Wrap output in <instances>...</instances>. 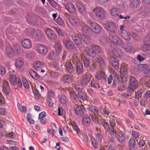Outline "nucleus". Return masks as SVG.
Wrapping results in <instances>:
<instances>
[{"instance_id": "nucleus-1", "label": "nucleus", "mask_w": 150, "mask_h": 150, "mask_svg": "<svg viewBox=\"0 0 150 150\" xmlns=\"http://www.w3.org/2000/svg\"><path fill=\"white\" fill-rule=\"evenodd\" d=\"M84 50L85 52L89 56L93 57L96 56V51L100 53L101 51V49L99 46L94 45L92 46L90 48L86 47Z\"/></svg>"}, {"instance_id": "nucleus-2", "label": "nucleus", "mask_w": 150, "mask_h": 150, "mask_svg": "<svg viewBox=\"0 0 150 150\" xmlns=\"http://www.w3.org/2000/svg\"><path fill=\"white\" fill-rule=\"evenodd\" d=\"M129 81L130 84L127 87V91L129 93L133 92L138 86V82L136 78L132 76L130 77Z\"/></svg>"}, {"instance_id": "nucleus-3", "label": "nucleus", "mask_w": 150, "mask_h": 150, "mask_svg": "<svg viewBox=\"0 0 150 150\" xmlns=\"http://www.w3.org/2000/svg\"><path fill=\"white\" fill-rule=\"evenodd\" d=\"M120 75L118 76L117 78L119 81L121 83L124 84L125 83L126 79L125 75L127 74V70L125 67L122 66L120 68Z\"/></svg>"}, {"instance_id": "nucleus-4", "label": "nucleus", "mask_w": 150, "mask_h": 150, "mask_svg": "<svg viewBox=\"0 0 150 150\" xmlns=\"http://www.w3.org/2000/svg\"><path fill=\"white\" fill-rule=\"evenodd\" d=\"M95 12L97 17L101 19H105L106 18V13L105 10L101 8H96L93 10Z\"/></svg>"}, {"instance_id": "nucleus-5", "label": "nucleus", "mask_w": 150, "mask_h": 150, "mask_svg": "<svg viewBox=\"0 0 150 150\" xmlns=\"http://www.w3.org/2000/svg\"><path fill=\"white\" fill-rule=\"evenodd\" d=\"M110 39L113 42L119 46L122 45L124 43L121 39L113 34H110Z\"/></svg>"}, {"instance_id": "nucleus-6", "label": "nucleus", "mask_w": 150, "mask_h": 150, "mask_svg": "<svg viewBox=\"0 0 150 150\" xmlns=\"http://www.w3.org/2000/svg\"><path fill=\"white\" fill-rule=\"evenodd\" d=\"M64 8L69 12L71 14L75 13L76 11L74 5L71 2L67 3L64 6Z\"/></svg>"}, {"instance_id": "nucleus-7", "label": "nucleus", "mask_w": 150, "mask_h": 150, "mask_svg": "<svg viewBox=\"0 0 150 150\" xmlns=\"http://www.w3.org/2000/svg\"><path fill=\"white\" fill-rule=\"evenodd\" d=\"M105 28L109 31L114 34L117 30V28L116 25L112 22H108L105 24Z\"/></svg>"}, {"instance_id": "nucleus-8", "label": "nucleus", "mask_w": 150, "mask_h": 150, "mask_svg": "<svg viewBox=\"0 0 150 150\" xmlns=\"http://www.w3.org/2000/svg\"><path fill=\"white\" fill-rule=\"evenodd\" d=\"M36 47L37 52L40 54H46L47 52V49L43 44H37Z\"/></svg>"}, {"instance_id": "nucleus-9", "label": "nucleus", "mask_w": 150, "mask_h": 150, "mask_svg": "<svg viewBox=\"0 0 150 150\" xmlns=\"http://www.w3.org/2000/svg\"><path fill=\"white\" fill-rule=\"evenodd\" d=\"M69 21L71 24L75 27H79L80 25L79 19L74 16L72 15L69 17Z\"/></svg>"}, {"instance_id": "nucleus-10", "label": "nucleus", "mask_w": 150, "mask_h": 150, "mask_svg": "<svg viewBox=\"0 0 150 150\" xmlns=\"http://www.w3.org/2000/svg\"><path fill=\"white\" fill-rule=\"evenodd\" d=\"M91 29L92 31L96 33H99L101 31V27L96 23H91Z\"/></svg>"}, {"instance_id": "nucleus-11", "label": "nucleus", "mask_w": 150, "mask_h": 150, "mask_svg": "<svg viewBox=\"0 0 150 150\" xmlns=\"http://www.w3.org/2000/svg\"><path fill=\"white\" fill-rule=\"evenodd\" d=\"M138 68L140 71L145 74H150V70L149 66L146 64H140L138 66ZM150 77V75H149Z\"/></svg>"}, {"instance_id": "nucleus-12", "label": "nucleus", "mask_w": 150, "mask_h": 150, "mask_svg": "<svg viewBox=\"0 0 150 150\" xmlns=\"http://www.w3.org/2000/svg\"><path fill=\"white\" fill-rule=\"evenodd\" d=\"M45 32L47 36L51 39L55 40L57 38L55 33L51 29H47L45 30Z\"/></svg>"}, {"instance_id": "nucleus-13", "label": "nucleus", "mask_w": 150, "mask_h": 150, "mask_svg": "<svg viewBox=\"0 0 150 150\" xmlns=\"http://www.w3.org/2000/svg\"><path fill=\"white\" fill-rule=\"evenodd\" d=\"M21 45L23 47L27 49H30L32 47V43L31 41L28 39L22 40L21 42Z\"/></svg>"}, {"instance_id": "nucleus-14", "label": "nucleus", "mask_w": 150, "mask_h": 150, "mask_svg": "<svg viewBox=\"0 0 150 150\" xmlns=\"http://www.w3.org/2000/svg\"><path fill=\"white\" fill-rule=\"evenodd\" d=\"M118 141L121 143H124L125 142V134L122 131H120L117 134Z\"/></svg>"}, {"instance_id": "nucleus-15", "label": "nucleus", "mask_w": 150, "mask_h": 150, "mask_svg": "<svg viewBox=\"0 0 150 150\" xmlns=\"http://www.w3.org/2000/svg\"><path fill=\"white\" fill-rule=\"evenodd\" d=\"M110 62L113 67L116 70L119 68V64L118 60L114 57H111L110 58Z\"/></svg>"}, {"instance_id": "nucleus-16", "label": "nucleus", "mask_w": 150, "mask_h": 150, "mask_svg": "<svg viewBox=\"0 0 150 150\" xmlns=\"http://www.w3.org/2000/svg\"><path fill=\"white\" fill-rule=\"evenodd\" d=\"M33 37L37 40L39 41L45 38V35L42 31H40L37 33H35Z\"/></svg>"}, {"instance_id": "nucleus-17", "label": "nucleus", "mask_w": 150, "mask_h": 150, "mask_svg": "<svg viewBox=\"0 0 150 150\" xmlns=\"http://www.w3.org/2000/svg\"><path fill=\"white\" fill-rule=\"evenodd\" d=\"M112 52L114 56L118 57H122L123 54L121 50L117 48H115L113 49Z\"/></svg>"}, {"instance_id": "nucleus-18", "label": "nucleus", "mask_w": 150, "mask_h": 150, "mask_svg": "<svg viewBox=\"0 0 150 150\" xmlns=\"http://www.w3.org/2000/svg\"><path fill=\"white\" fill-rule=\"evenodd\" d=\"M3 89L4 93L6 95H8L9 94V87L8 83L6 81H3Z\"/></svg>"}, {"instance_id": "nucleus-19", "label": "nucleus", "mask_w": 150, "mask_h": 150, "mask_svg": "<svg viewBox=\"0 0 150 150\" xmlns=\"http://www.w3.org/2000/svg\"><path fill=\"white\" fill-rule=\"evenodd\" d=\"M75 113L79 116H81L83 114V111L81 107L78 105H76L74 107Z\"/></svg>"}, {"instance_id": "nucleus-20", "label": "nucleus", "mask_w": 150, "mask_h": 150, "mask_svg": "<svg viewBox=\"0 0 150 150\" xmlns=\"http://www.w3.org/2000/svg\"><path fill=\"white\" fill-rule=\"evenodd\" d=\"M106 75L105 72L102 71L98 72L95 75V78L98 80H100L103 78H105Z\"/></svg>"}, {"instance_id": "nucleus-21", "label": "nucleus", "mask_w": 150, "mask_h": 150, "mask_svg": "<svg viewBox=\"0 0 150 150\" xmlns=\"http://www.w3.org/2000/svg\"><path fill=\"white\" fill-rule=\"evenodd\" d=\"M35 69L37 71H40L43 67V65L40 61H36L33 63Z\"/></svg>"}, {"instance_id": "nucleus-22", "label": "nucleus", "mask_w": 150, "mask_h": 150, "mask_svg": "<svg viewBox=\"0 0 150 150\" xmlns=\"http://www.w3.org/2000/svg\"><path fill=\"white\" fill-rule=\"evenodd\" d=\"M72 39L76 44L79 45L81 44V40L77 34H74L72 36Z\"/></svg>"}, {"instance_id": "nucleus-23", "label": "nucleus", "mask_w": 150, "mask_h": 150, "mask_svg": "<svg viewBox=\"0 0 150 150\" xmlns=\"http://www.w3.org/2000/svg\"><path fill=\"white\" fill-rule=\"evenodd\" d=\"M91 120L88 116L83 117L82 120L83 124L85 126H89L91 122Z\"/></svg>"}, {"instance_id": "nucleus-24", "label": "nucleus", "mask_w": 150, "mask_h": 150, "mask_svg": "<svg viewBox=\"0 0 150 150\" xmlns=\"http://www.w3.org/2000/svg\"><path fill=\"white\" fill-rule=\"evenodd\" d=\"M80 36L86 44H88L91 43V41L89 36L84 34H81Z\"/></svg>"}, {"instance_id": "nucleus-25", "label": "nucleus", "mask_w": 150, "mask_h": 150, "mask_svg": "<svg viewBox=\"0 0 150 150\" xmlns=\"http://www.w3.org/2000/svg\"><path fill=\"white\" fill-rule=\"evenodd\" d=\"M65 46L68 50H71L74 48V45L73 42L70 40H67L65 43Z\"/></svg>"}, {"instance_id": "nucleus-26", "label": "nucleus", "mask_w": 150, "mask_h": 150, "mask_svg": "<svg viewBox=\"0 0 150 150\" xmlns=\"http://www.w3.org/2000/svg\"><path fill=\"white\" fill-rule=\"evenodd\" d=\"M91 76L90 74H86L83 79L81 81L82 83L84 85L88 83L90 80Z\"/></svg>"}, {"instance_id": "nucleus-27", "label": "nucleus", "mask_w": 150, "mask_h": 150, "mask_svg": "<svg viewBox=\"0 0 150 150\" xmlns=\"http://www.w3.org/2000/svg\"><path fill=\"white\" fill-rule=\"evenodd\" d=\"M142 50L150 56V46L147 44H144L141 46Z\"/></svg>"}, {"instance_id": "nucleus-28", "label": "nucleus", "mask_w": 150, "mask_h": 150, "mask_svg": "<svg viewBox=\"0 0 150 150\" xmlns=\"http://www.w3.org/2000/svg\"><path fill=\"white\" fill-rule=\"evenodd\" d=\"M76 6L80 14H82L85 12V8L81 3L77 2L76 3Z\"/></svg>"}, {"instance_id": "nucleus-29", "label": "nucleus", "mask_w": 150, "mask_h": 150, "mask_svg": "<svg viewBox=\"0 0 150 150\" xmlns=\"http://www.w3.org/2000/svg\"><path fill=\"white\" fill-rule=\"evenodd\" d=\"M76 70L79 74H81L83 72V65L82 64L80 61L78 62L77 63Z\"/></svg>"}, {"instance_id": "nucleus-30", "label": "nucleus", "mask_w": 150, "mask_h": 150, "mask_svg": "<svg viewBox=\"0 0 150 150\" xmlns=\"http://www.w3.org/2000/svg\"><path fill=\"white\" fill-rule=\"evenodd\" d=\"M49 58L52 60L58 61L59 60V55L57 53L54 52H51L49 55Z\"/></svg>"}, {"instance_id": "nucleus-31", "label": "nucleus", "mask_w": 150, "mask_h": 150, "mask_svg": "<svg viewBox=\"0 0 150 150\" xmlns=\"http://www.w3.org/2000/svg\"><path fill=\"white\" fill-rule=\"evenodd\" d=\"M120 35L125 40L129 41L131 40V36L129 33L127 31H124L123 33H120Z\"/></svg>"}, {"instance_id": "nucleus-32", "label": "nucleus", "mask_w": 150, "mask_h": 150, "mask_svg": "<svg viewBox=\"0 0 150 150\" xmlns=\"http://www.w3.org/2000/svg\"><path fill=\"white\" fill-rule=\"evenodd\" d=\"M129 143L130 150H134L136 144L135 139L133 137H131L129 140Z\"/></svg>"}, {"instance_id": "nucleus-33", "label": "nucleus", "mask_w": 150, "mask_h": 150, "mask_svg": "<svg viewBox=\"0 0 150 150\" xmlns=\"http://www.w3.org/2000/svg\"><path fill=\"white\" fill-rule=\"evenodd\" d=\"M65 66L67 70L69 73L72 74L74 72V69L71 63L69 62H67L65 64Z\"/></svg>"}, {"instance_id": "nucleus-34", "label": "nucleus", "mask_w": 150, "mask_h": 150, "mask_svg": "<svg viewBox=\"0 0 150 150\" xmlns=\"http://www.w3.org/2000/svg\"><path fill=\"white\" fill-rule=\"evenodd\" d=\"M89 110L92 112L95 116H99V113L97 108L95 106L91 105L89 107Z\"/></svg>"}, {"instance_id": "nucleus-35", "label": "nucleus", "mask_w": 150, "mask_h": 150, "mask_svg": "<svg viewBox=\"0 0 150 150\" xmlns=\"http://www.w3.org/2000/svg\"><path fill=\"white\" fill-rule=\"evenodd\" d=\"M24 64V62L21 59H16L15 62V66L18 68H20Z\"/></svg>"}, {"instance_id": "nucleus-36", "label": "nucleus", "mask_w": 150, "mask_h": 150, "mask_svg": "<svg viewBox=\"0 0 150 150\" xmlns=\"http://www.w3.org/2000/svg\"><path fill=\"white\" fill-rule=\"evenodd\" d=\"M131 8L133 9H136L139 5V2L137 0H132L130 3Z\"/></svg>"}, {"instance_id": "nucleus-37", "label": "nucleus", "mask_w": 150, "mask_h": 150, "mask_svg": "<svg viewBox=\"0 0 150 150\" xmlns=\"http://www.w3.org/2000/svg\"><path fill=\"white\" fill-rule=\"evenodd\" d=\"M81 60L84 63V65L85 67H88L90 64V62L85 56L82 55L81 56Z\"/></svg>"}, {"instance_id": "nucleus-38", "label": "nucleus", "mask_w": 150, "mask_h": 150, "mask_svg": "<svg viewBox=\"0 0 150 150\" xmlns=\"http://www.w3.org/2000/svg\"><path fill=\"white\" fill-rule=\"evenodd\" d=\"M18 77L14 75H10V82L13 85H15L16 83L17 79Z\"/></svg>"}, {"instance_id": "nucleus-39", "label": "nucleus", "mask_w": 150, "mask_h": 150, "mask_svg": "<svg viewBox=\"0 0 150 150\" xmlns=\"http://www.w3.org/2000/svg\"><path fill=\"white\" fill-rule=\"evenodd\" d=\"M98 62L100 66L103 69L105 68V64L103 59L101 57L98 58Z\"/></svg>"}, {"instance_id": "nucleus-40", "label": "nucleus", "mask_w": 150, "mask_h": 150, "mask_svg": "<svg viewBox=\"0 0 150 150\" xmlns=\"http://www.w3.org/2000/svg\"><path fill=\"white\" fill-rule=\"evenodd\" d=\"M132 48V44L130 42H127V45L123 47L124 50L127 52H129L131 51Z\"/></svg>"}, {"instance_id": "nucleus-41", "label": "nucleus", "mask_w": 150, "mask_h": 150, "mask_svg": "<svg viewBox=\"0 0 150 150\" xmlns=\"http://www.w3.org/2000/svg\"><path fill=\"white\" fill-rule=\"evenodd\" d=\"M63 80L64 82L68 83H71L72 82V78L68 75H64Z\"/></svg>"}, {"instance_id": "nucleus-42", "label": "nucleus", "mask_w": 150, "mask_h": 150, "mask_svg": "<svg viewBox=\"0 0 150 150\" xmlns=\"http://www.w3.org/2000/svg\"><path fill=\"white\" fill-rule=\"evenodd\" d=\"M83 84L82 82H77L76 83L75 88L77 91H80L82 90L83 88Z\"/></svg>"}, {"instance_id": "nucleus-43", "label": "nucleus", "mask_w": 150, "mask_h": 150, "mask_svg": "<svg viewBox=\"0 0 150 150\" xmlns=\"http://www.w3.org/2000/svg\"><path fill=\"white\" fill-rule=\"evenodd\" d=\"M62 45L58 43H56L54 45V48L57 53H59L62 51Z\"/></svg>"}, {"instance_id": "nucleus-44", "label": "nucleus", "mask_w": 150, "mask_h": 150, "mask_svg": "<svg viewBox=\"0 0 150 150\" xmlns=\"http://www.w3.org/2000/svg\"><path fill=\"white\" fill-rule=\"evenodd\" d=\"M56 22L59 25L64 27L65 24L63 20L60 17H58L56 21Z\"/></svg>"}, {"instance_id": "nucleus-45", "label": "nucleus", "mask_w": 150, "mask_h": 150, "mask_svg": "<svg viewBox=\"0 0 150 150\" xmlns=\"http://www.w3.org/2000/svg\"><path fill=\"white\" fill-rule=\"evenodd\" d=\"M29 73L30 76L34 79H36L38 77V74L33 70H30Z\"/></svg>"}, {"instance_id": "nucleus-46", "label": "nucleus", "mask_w": 150, "mask_h": 150, "mask_svg": "<svg viewBox=\"0 0 150 150\" xmlns=\"http://www.w3.org/2000/svg\"><path fill=\"white\" fill-rule=\"evenodd\" d=\"M78 94L79 97L81 99L84 100H87V97L85 93L80 92L78 93Z\"/></svg>"}, {"instance_id": "nucleus-47", "label": "nucleus", "mask_w": 150, "mask_h": 150, "mask_svg": "<svg viewBox=\"0 0 150 150\" xmlns=\"http://www.w3.org/2000/svg\"><path fill=\"white\" fill-rule=\"evenodd\" d=\"M143 42L144 44L147 43L150 44V33L146 36L143 39Z\"/></svg>"}, {"instance_id": "nucleus-48", "label": "nucleus", "mask_w": 150, "mask_h": 150, "mask_svg": "<svg viewBox=\"0 0 150 150\" xmlns=\"http://www.w3.org/2000/svg\"><path fill=\"white\" fill-rule=\"evenodd\" d=\"M118 10L116 8H112L111 11V15L113 16H117L119 14Z\"/></svg>"}, {"instance_id": "nucleus-49", "label": "nucleus", "mask_w": 150, "mask_h": 150, "mask_svg": "<svg viewBox=\"0 0 150 150\" xmlns=\"http://www.w3.org/2000/svg\"><path fill=\"white\" fill-rule=\"evenodd\" d=\"M109 130L111 136L113 137H115L116 136L117 133L113 128H109Z\"/></svg>"}, {"instance_id": "nucleus-50", "label": "nucleus", "mask_w": 150, "mask_h": 150, "mask_svg": "<svg viewBox=\"0 0 150 150\" xmlns=\"http://www.w3.org/2000/svg\"><path fill=\"white\" fill-rule=\"evenodd\" d=\"M23 85L24 87L28 89L29 88V85L28 83V81L25 78L23 79Z\"/></svg>"}, {"instance_id": "nucleus-51", "label": "nucleus", "mask_w": 150, "mask_h": 150, "mask_svg": "<svg viewBox=\"0 0 150 150\" xmlns=\"http://www.w3.org/2000/svg\"><path fill=\"white\" fill-rule=\"evenodd\" d=\"M17 106L19 110L21 112H23L26 110V108L24 106L21 105L19 103H18Z\"/></svg>"}, {"instance_id": "nucleus-52", "label": "nucleus", "mask_w": 150, "mask_h": 150, "mask_svg": "<svg viewBox=\"0 0 150 150\" xmlns=\"http://www.w3.org/2000/svg\"><path fill=\"white\" fill-rule=\"evenodd\" d=\"M142 93L143 91L142 90H140L138 91L136 93L135 98L136 99L139 98L142 96Z\"/></svg>"}, {"instance_id": "nucleus-53", "label": "nucleus", "mask_w": 150, "mask_h": 150, "mask_svg": "<svg viewBox=\"0 0 150 150\" xmlns=\"http://www.w3.org/2000/svg\"><path fill=\"white\" fill-rule=\"evenodd\" d=\"M98 40L102 43L105 44L107 42L106 38L104 36L100 37L98 38Z\"/></svg>"}, {"instance_id": "nucleus-54", "label": "nucleus", "mask_w": 150, "mask_h": 150, "mask_svg": "<svg viewBox=\"0 0 150 150\" xmlns=\"http://www.w3.org/2000/svg\"><path fill=\"white\" fill-rule=\"evenodd\" d=\"M67 97L64 96H61L60 98V101L62 104H65L67 101Z\"/></svg>"}, {"instance_id": "nucleus-55", "label": "nucleus", "mask_w": 150, "mask_h": 150, "mask_svg": "<svg viewBox=\"0 0 150 150\" xmlns=\"http://www.w3.org/2000/svg\"><path fill=\"white\" fill-rule=\"evenodd\" d=\"M72 127H73V129L77 133H79L80 132L79 129L76 123L73 122L72 124Z\"/></svg>"}, {"instance_id": "nucleus-56", "label": "nucleus", "mask_w": 150, "mask_h": 150, "mask_svg": "<svg viewBox=\"0 0 150 150\" xmlns=\"http://www.w3.org/2000/svg\"><path fill=\"white\" fill-rule=\"evenodd\" d=\"M91 140L93 146L96 149L98 146V144L97 141L93 138H91Z\"/></svg>"}, {"instance_id": "nucleus-57", "label": "nucleus", "mask_w": 150, "mask_h": 150, "mask_svg": "<svg viewBox=\"0 0 150 150\" xmlns=\"http://www.w3.org/2000/svg\"><path fill=\"white\" fill-rule=\"evenodd\" d=\"M55 30L58 34L61 36H63L64 35V32L61 29L58 28H55Z\"/></svg>"}, {"instance_id": "nucleus-58", "label": "nucleus", "mask_w": 150, "mask_h": 150, "mask_svg": "<svg viewBox=\"0 0 150 150\" xmlns=\"http://www.w3.org/2000/svg\"><path fill=\"white\" fill-rule=\"evenodd\" d=\"M147 103V101L145 98L142 99L140 100V104L142 106H145Z\"/></svg>"}, {"instance_id": "nucleus-59", "label": "nucleus", "mask_w": 150, "mask_h": 150, "mask_svg": "<svg viewBox=\"0 0 150 150\" xmlns=\"http://www.w3.org/2000/svg\"><path fill=\"white\" fill-rule=\"evenodd\" d=\"M132 136L135 138H138L140 136L139 133L135 131H132Z\"/></svg>"}, {"instance_id": "nucleus-60", "label": "nucleus", "mask_w": 150, "mask_h": 150, "mask_svg": "<svg viewBox=\"0 0 150 150\" xmlns=\"http://www.w3.org/2000/svg\"><path fill=\"white\" fill-rule=\"evenodd\" d=\"M109 122L112 128H113L115 126L116 123L114 119H110L109 120Z\"/></svg>"}, {"instance_id": "nucleus-61", "label": "nucleus", "mask_w": 150, "mask_h": 150, "mask_svg": "<svg viewBox=\"0 0 150 150\" xmlns=\"http://www.w3.org/2000/svg\"><path fill=\"white\" fill-rule=\"evenodd\" d=\"M50 5L54 7H56L57 6L56 3L54 0H47Z\"/></svg>"}, {"instance_id": "nucleus-62", "label": "nucleus", "mask_w": 150, "mask_h": 150, "mask_svg": "<svg viewBox=\"0 0 150 150\" xmlns=\"http://www.w3.org/2000/svg\"><path fill=\"white\" fill-rule=\"evenodd\" d=\"M91 85L92 87L96 88L98 86V84L97 81H95L93 80L91 81Z\"/></svg>"}, {"instance_id": "nucleus-63", "label": "nucleus", "mask_w": 150, "mask_h": 150, "mask_svg": "<svg viewBox=\"0 0 150 150\" xmlns=\"http://www.w3.org/2000/svg\"><path fill=\"white\" fill-rule=\"evenodd\" d=\"M27 119L29 122L31 124H33L34 123V121L32 119L30 114H28L27 116Z\"/></svg>"}, {"instance_id": "nucleus-64", "label": "nucleus", "mask_w": 150, "mask_h": 150, "mask_svg": "<svg viewBox=\"0 0 150 150\" xmlns=\"http://www.w3.org/2000/svg\"><path fill=\"white\" fill-rule=\"evenodd\" d=\"M102 126L104 127L105 129H107L109 128L108 123L106 122L105 120H103L102 122Z\"/></svg>"}]
</instances>
